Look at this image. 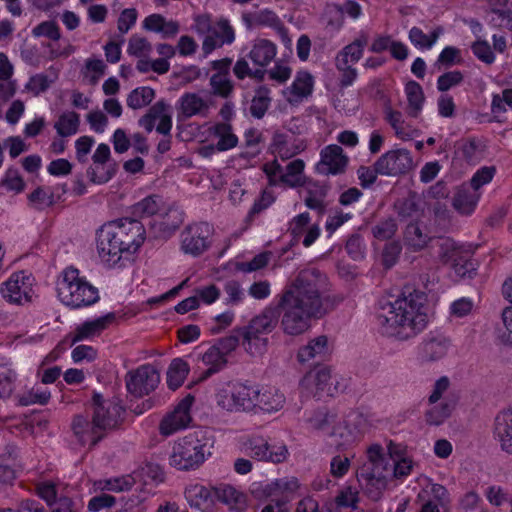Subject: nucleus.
Wrapping results in <instances>:
<instances>
[{"mask_svg":"<svg viewBox=\"0 0 512 512\" xmlns=\"http://www.w3.org/2000/svg\"><path fill=\"white\" fill-rule=\"evenodd\" d=\"M210 449V440L202 431L190 433L174 443L169 464L182 471L197 469L211 455Z\"/></svg>","mask_w":512,"mask_h":512,"instance_id":"nucleus-4","label":"nucleus"},{"mask_svg":"<svg viewBox=\"0 0 512 512\" xmlns=\"http://www.w3.org/2000/svg\"><path fill=\"white\" fill-rule=\"evenodd\" d=\"M182 112L186 117H192L208 109L203 98L195 93H186L181 97Z\"/></svg>","mask_w":512,"mask_h":512,"instance_id":"nucleus-51","label":"nucleus"},{"mask_svg":"<svg viewBox=\"0 0 512 512\" xmlns=\"http://www.w3.org/2000/svg\"><path fill=\"white\" fill-rule=\"evenodd\" d=\"M339 415L326 408L319 409L309 417L308 422L313 429L325 432L329 435L332 427L336 424L339 419Z\"/></svg>","mask_w":512,"mask_h":512,"instance_id":"nucleus-43","label":"nucleus"},{"mask_svg":"<svg viewBox=\"0 0 512 512\" xmlns=\"http://www.w3.org/2000/svg\"><path fill=\"white\" fill-rule=\"evenodd\" d=\"M328 352L327 337L319 336L311 340L307 345L299 349L297 359L301 363L319 358L322 360Z\"/></svg>","mask_w":512,"mask_h":512,"instance_id":"nucleus-32","label":"nucleus"},{"mask_svg":"<svg viewBox=\"0 0 512 512\" xmlns=\"http://www.w3.org/2000/svg\"><path fill=\"white\" fill-rule=\"evenodd\" d=\"M479 200V195L468 187L459 188L453 197V207L463 215L471 214Z\"/></svg>","mask_w":512,"mask_h":512,"instance_id":"nucleus-31","label":"nucleus"},{"mask_svg":"<svg viewBox=\"0 0 512 512\" xmlns=\"http://www.w3.org/2000/svg\"><path fill=\"white\" fill-rule=\"evenodd\" d=\"M305 163L301 159H295L286 166V172L281 174L279 181L288 187H301L307 180L303 177Z\"/></svg>","mask_w":512,"mask_h":512,"instance_id":"nucleus-35","label":"nucleus"},{"mask_svg":"<svg viewBox=\"0 0 512 512\" xmlns=\"http://www.w3.org/2000/svg\"><path fill=\"white\" fill-rule=\"evenodd\" d=\"M313 90V77L307 71H300L297 73L293 81L290 92L297 98L301 99L307 97Z\"/></svg>","mask_w":512,"mask_h":512,"instance_id":"nucleus-49","label":"nucleus"},{"mask_svg":"<svg viewBox=\"0 0 512 512\" xmlns=\"http://www.w3.org/2000/svg\"><path fill=\"white\" fill-rule=\"evenodd\" d=\"M117 171L116 163L113 164H100L94 163L87 169V177L93 184L107 183L115 175Z\"/></svg>","mask_w":512,"mask_h":512,"instance_id":"nucleus-46","label":"nucleus"},{"mask_svg":"<svg viewBox=\"0 0 512 512\" xmlns=\"http://www.w3.org/2000/svg\"><path fill=\"white\" fill-rule=\"evenodd\" d=\"M425 301L423 292L411 288H406L394 302L381 300L376 314L380 333L401 341L417 336L428 324Z\"/></svg>","mask_w":512,"mask_h":512,"instance_id":"nucleus-2","label":"nucleus"},{"mask_svg":"<svg viewBox=\"0 0 512 512\" xmlns=\"http://www.w3.org/2000/svg\"><path fill=\"white\" fill-rule=\"evenodd\" d=\"M163 214H167L165 202L161 196L155 194L145 197L131 207V218L138 220Z\"/></svg>","mask_w":512,"mask_h":512,"instance_id":"nucleus-23","label":"nucleus"},{"mask_svg":"<svg viewBox=\"0 0 512 512\" xmlns=\"http://www.w3.org/2000/svg\"><path fill=\"white\" fill-rule=\"evenodd\" d=\"M450 345V340L445 335L430 332L418 345V358L425 363L436 362L447 355Z\"/></svg>","mask_w":512,"mask_h":512,"instance_id":"nucleus-15","label":"nucleus"},{"mask_svg":"<svg viewBox=\"0 0 512 512\" xmlns=\"http://www.w3.org/2000/svg\"><path fill=\"white\" fill-rule=\"evenodd\" d=\"M2 185L6 187L10 191H15L16 193H20L25 188V182L20 175V172L17 168L10 167L7 169L5 176L2 180Z\"/></svg>","mask_w":512,"mask_h":512,"instance_id":"nucleus-62","label":"nucleus"},{"mask_svg":"<svg viewBox=\"0 0 512 512\" xmlns=\"http://www.w3.org/2000/svg\"><path fill=\"white\" fill-rule=\"evenodd\" d=\"M404 240L413 251H420L427 246L431 237L423 231L417 222H411L406 227Z\"/></svg>","mask_w":512,"mask_h":512,"instance_id":"nucleus-37","label":"nucleus"},{"mask_svg":"<svg viewBox=\"0 0 512 512\" xmlns=\"http://www.w3.org/2000/svg\"><path fill=\"white\" fill-rule=\"evenodd\" d=\"M394 208L402 220L418 216L420 210L416 194H409L408 197L397 200Z\"/></svg>","mask_w":512,"mask_h":512,"instance_id":"nucleus-50","label":"nucleus"},{"mask_svg":"<svg viewBox=\"0 0 512 512\" xmlns=\"http://www.w3.org/2000/svg\"><path fill=\"white\" fill-rule=\"evenodd\" d=\"M194 402V396L186 395L175 407V409L164 417L159 425L160 434L170 436L175 432L186 428L191 422L190 409Z\"/></svg>","mask_w":512,"mask_h":512,"instance_id":"nucleus-13","label":"nucleus"},{"mask_svg":"<svg viewBox=\"0 0 512 512\" xmlns=\"http://www.w3.org/2000/svg\"><path fill=\"white\" fill-rule=\"evenodd\" d=\"M346 250L353 260H362L366 250L363 238L359 234L351 235L346 242Z\"/></svg>","mask_w":512,"mask_h":512,"instance_id":"nucleus-64","label":"nucleus"},{"mask_svg":"<svg viewBox=\"0 0 512 512\" xmlns=\"http://www.w3.org/2000/svg\"><path fill=\"white\" fill-rule=\"evenodd\" d=\"M212 134L219 138L216 148L217 151L223 152L237 146L238 137L232 132V126L228 123H217L212 128Z\"/></svg>","mask_w":512,"mask_h":512,"instance_id":"nucleus-36","label":"nucleus"},{"mask_svg":"<svg viewBox=\"0 0 512 512\" xmlns=\"http://www.w3.org/2000/svg\"><path fill=\"white\" fill-rule=\"evenodd\" d=\"M210 86L212 93L222 98H228L234 89L229 75L213 74L210 78Z\"/></svg>","mask_w":512,"mask_h":512,"instance_id":"nucleus-52","label":"nucleus"},{"mask_svg":"<svg viewBox=\"0 0 512 512\" xmlns=\"http://www.w3.org/2000/svg\"><path fill=\"white\" fill-rule=\"evenodd\" d=\"M362 466H369L372 471H390L389 459L384 456L380 444H373L367 449V461Z\"/></svg>","mask_w":512,"mask_h":512,"instance_id":"nucleus-48","label":"nucleus"},{"mask_svg":"<svg viewBox=\"0 0 512 512\" xmlns=\"http://www.w3.org/2000/svg\"><path fill=\"white\" fill-rule=\"evenodd\" d=\"M385 120L394 129L395 134L402 140H410L414 137L416 130L407 124L400 111L393 110L391 107L385 108Z\"/></svg>","mask_w":512,"mask_h":512,"instance_id":"nucleus-33","label":"nucleus"},{"mask_svg":"<svg viewBox=\"0 0 512 512\" xmlns=\"http://www.w3.org/2000/svg\"><path fill=\"white\" fill-rule=\"evenodd\" d=\"M15 372L5 366L0 365V398H7L14 389Z\"/></svg>","mask_w":512,"mask_h":512,"instance_id":"nucleus-60","label":"nucleus"},{"mask_svg":"<svg viewBox=\"0 0 512 512\" xmlns=\"http://www.w3.org/2000/svg\"><path fill=\"white\" fill-rule=\"evenodd\" d=\"M459 150L461 152L462 157L468 163H477L480 161L482 157L481 144L475 138L464 140L461 143Z\"/></svg>","mask_w":512,"mask_h":512,"instance_id":"nucleus-53","label":"nucleus"},{"mask_svg":"<svg viewBox=\"0 0 512 512\" xmlns=\"http://www.w3.org/2000/svg\"><path fill=\"white\" fill-rule=\"evenodd\" d=\"M270 89L267 86H260L255 91L250 105V113L256 119L264 117L271 104Z\"/></svg>","mask_w":512,"mask_h":512,"instance_id":"nucleus-45","label":"nucleus"},{"mask_svg":"<svg viewBox=\"0 0 512 512\" xmlns=\"http://www.w3.org/2000/svg\"><path fill=\"white\" fill-rule=\"evenodd\" d=\"M380 175L396 177L405 175L413 169V158L407 149L390 150L376 160Z\"/></svg>","mask_w":512,"mask_h":512,"instance_id":"nucleus-10","label":"nucleus"},{"mask_svg":"<svg viewBox=\"0 0 512 512\" xmlns=\"http://www.w3.org/2000/svg\"><path fill=\"white\" fill-rule=\"evenodd\" d=\"M116 319V315L110 312L94 320L85 321L76 327L72 343L92 338L101 334Z\"/></svg>","mask_w":512,"mask_h":512,"instance_id":"nucleus-22","label":"nucleus"},{"mask_svg":"<svg viewBox=\"0 0 512 512\" xmlns=\"http://www.w3.org/2000/svg\"><path fill=\"white\" fill-rule=\"evenodd\" d=\"M335 66L339 72V87L341 89L351 86L358 76V72L345 60L335 59Z\"/></svg>","mask_w":512,"mask_h":512,"instance_id":"nucleus-54","label":"nucleus"},{"mask_svg":"<svg viewBox=\"0 0 512 512\" xmlns=\"http://www.w3.org/2000/svg\"><path fill=\"white\" fill-rule=\"evenodd\" d=\"M358 494V490L352 486L343 488L334 501L326 503V512H342V508H357V503L359 502Z\"/></svg>","mask_w":512,"mask_h":512,"instance_id":"nucleus-30","label":"nucleus"},{"mask_svg":"<svg viewBox=\"0 0 512 512\" xmlns=\"http://www.w3.org/2000/svg\"><path fill=\"white\" fill-rule=\"evenodd\" d=\"M214 497L215 500L227 505L231 512H246L247 510L246 495L230 484L215 485Z\"/></svg>","mask_w":512,"mask_h":512,"instance_id":"nucleus-20","label":"nucleus"},{"mask_svg":"<svg viewBox=\"0 0 512 512\" xmlns=\"http://www.w3.org/2000/svg\"><path fill=\"white\" fill-rule=\"evenodd\" d=\"M29 277L25 276L23 271L11 275V277L4 282L0 287V293L3 298L13 304H23L31 300V288Z\"/></svg>","mask_w":512,"mask_h":512,"instance_id":"nucleus-17","label":"nucleus"},{"mask_svg":"<svg viewBox=\"0 0 512 512\" xmlns=\"http://www.w3.org/2000/svg\"><path fill=\"white\" fill-rule=\"evenodd\" d=\"M125 382L127 391L134 397L141 398L156 389L160 383V374L154 366L145 364L129 371Z\"/></svg>","mask_w":512,"mask_h":512,"instance_id":"nucleus-9","label":"nucleus"},{"mask_svg":"<svg viewBox=\"0 0 512 512\" xmlns=\"http://www.w3.org/2000/svg\"><path fill=\"white\" fill-rule=\"evenodd\" d=\"M50 397L51 394L47 389L33 387L29 392L20 397L19 403L22 406H29L31 404L45 405L48 403Z\"/></svg>","mask_w":512,"mask_h":512,"instance_id":"nucleus-55","label":"nucleus"},{"mask_svg":"<svg viewBox=\"0 0 512 512\" xmlns=\"http://www.w3.org/2000/svg\"><path fill=\"white\" fill-rule=\"evenodd\" d=\"M113 228H107L109 239H118L124 252H136L145 240V227L140 220L125 217L110 221Z\"/></svg>","mask_w":512,"mask_h":512,"instance_id":"nucleus-7","label":"nucleus"},{"mask_svg":"<svg viewBox=\"0 0 512 512\" xmlns=\"http://www.w3.org/2000/svg\"><path fill=\"white\" fill-rule=\"evenodd\" d=\"M456 406V400L445 398L444 401L429 409L425 414L427 424L439 426L444 423L452 414Z\"/></svg>","mask_w":512,"mask_h":512,"instance_id":"nucleus-34","label":"nucleus"},{"mask_svg":"<svg viewBox=\"0 0 512 512\" xmlns=\"http://www.w3.org/2000/svg\"><path fill=\"white\" fill-rule=\"evenodd\" d=\"M155 97V91L150 87H138L127 96V106L131 109H141L149 105Z\"/></svg>","mask_w":512,"mask_h":512,"instance_id":"nucleus-47","label":"nucleus"},{"mask_svg":"<svg viewBox=\"0 0 512 512\" xmlns=\"http://www.w3.org/2000/svg\"><path fill=\"white\" fill-rule=\"evenodd\" d=\"M259 385L248 383L233 384L231 389H220L215 397L216 403L222 409L233 411L254 412Z\"/></svg>","mask_w":512,"mask_h":512,"instance_id":"nucleus-5","label":"nucleus"},{"mask_svg":"<svg viewBox=\"0 0 512 512\" xmlns=\"http://www.w3.org/2000/svg\"><path fill=\"white\" fill-rule=\"evenodd\" d=\"M494 431L502 449L506 452L512 451V408L496 416Z\"/></svg>","mask_w":512,"mask_h":512,"instance_id":"nucleus-26","label":"nucleus"},{"mask_svg":"<svg viewBox=\"0 0 512 512\" xmlns=\"http://www.w3.org/2000/svg\"><path fill=\"white\" fill-rule=\"evenodd\" d=\"M241 328H235L229 336L218 339L215 346L219 348L220 352L227 357L229 353L234 351L242 340Z\"/></svg>","mask_w":512,"mask_h":512,"instance_id":"nucleus-61","label":"nucleus"},{"mask_svg":"<svg viewBox=\"0 0 512 512\" xmlns=\"http://www.w3.org/2000/svg\"><path fill=\"white\" fill-rule=\"evenodd\" d=\"M306 196L304 198L305 205L316 211L319 215H323L326 212L327 203L325 199L328 195L330 186L326 183L319 181L307 180L305 184Z\"/></svg>","mask_w":512,"mask_h":512,"instance_id":"nucleus-21","label":"nucleus"},{"mask_svg":"<svg viewBox=\"0 0 512 512\" xmlns=\"http://www.w3.org/2000/svg\"><path fill=\"white\" fill-rule=\"evenodd\" d=\"M402 251V246L398 241H392L385 244L382 251V264L386 269L392 268L398 261Z\"/></svg>","mask_w":512,"mask_h":512,"instance_id":"nucleus-59","label":"nucleus"},{"mask_svg":"<svg viewBox=\"0 0 512 512\" xmlns=\"http://www.w3.org/2000/svg\"><path fill=\"white\" fill-rule=\"evenodd\" d=\"M59 300L71 309L89 307L100 299L98 289L80 276L77 268H65L57 282Z\"/></svg>","mask_w":512,"mask_h":512,"instance_id":"nucleus-3","label":"nucleus"},{"mask_svg":"<svg viewBox=\"0 0 512 512\" xmlns=\"http://www.w3.org/2000/svg\"><path fill=\"white\" fill-rule=\"evenodd\" d=\"M485 496L490 504L494 506H501L504 503L511 505L512 498L510 494L501 486L492 485L485 491Z\"/></svg>","mask_w":512,"mask_h":512,"instance_id":"nucleus-63","label":"nucleus"},{"mask_svg":"<svg viewBox=\"0 0 512 512\" xmlns=\"http://www.w3.org/2000/svg\"><path fill=\"white\" fill-rule=\"evenodd\" d=\"M327 277L316 268L301 270L279 294L276 305L266 306L247 326L240 327L242 345L252 356L266 351L268 338L278 325L291 336L306 332L312 319L324 316L332 307L325 295Z\"/></svg>","mask_w":512,"mask_h":512,"instance_id":"nucleus-1","label":"nucleus"},{"mask_svg":"<svg viewBox=\"0 0 512 512\" xmlns=\"http://www.w3.org/2000/svg\"><path fill=\"white\" fill-rule=\"evenodd\" d=\"M389 471H372L369 466H361L357 473V479L363 493L372 501H379L388 484Z\"/></svg>","mask_w":512,"mask_h":512,"instance_id":"nucleus-14","label":"nucleus"},{"mask_svg":"<svg viewBox=\"0 0 512 512\" xmlns=\"http://www.w3.org/2000/svg\"><path fill=\"white\" fill-rule=\"evenodd\" d=\"M152 50L150 42L141 36L132 35L129 39L127 52L135 57H143L148 55Z\"/></svg>","mask_w":512,"mask_h":512,"instance_id":"nucleus-57","label":"nucleus"},{"mask_svg":"<svg viewBox=\"0 0 512 512\" xmlns=\"http://www.w3.org/2000/svg\"><path fill=\"white\" fill-rule=\"evenodd\" d=\"M214 227L208 222H195L181 232V250L187 255L198 257L212 245Z\"/></svg>","mask_w":512,"mask_h":512,"instance_id":"nucleus-8","label":"nucleus"},{"mask_svg":"<svg viewBox=\"0 0 512 512\" xmlns=\"http://www.w3.org/2000/svg\"><path fill=\"white\" fill-rule=\"evenodd\" d=\"M223 291L226 294L225 304L226 305H237L244 299V290L236 280H228L224 283Z\"/></svg>","mask_w":512,"mask_h":512,"instance_id":"nucleus-56","label":"nucleus"},{"mask_svg":"<svg viewBox=\"0 0 512 512\" xmlns=\"http://www.w3.org/2000/svg\"><path fill=\"white\" fill-rule=\"evenodd\" d=\"M71 428L82 445L90 440L91 446H95L104 436V434L100 432L97 434L92 433V421L89 422L83 415L74 416Z\"/></svg>","mask_w":512,"mask_h":512,"instance_id":"nucleus-28","label":"nucleus"},{"mask_svg":"<svg viewBox=\"0 0 512 512\" xmlns=\"http://www.w3.org/2000/svg\"><path fill=\"white\" fill-rule=\"evenodd\" d=\"M369 37L366 33L362 32L350 44L346 45L336 56L337 60H345L349 63V58L352 63L358 62L363 55L365 46L368 44Z\"/></svg>","mask_w":512,"mask_h":512,"instance_id":"nucleus-40","label":"nucleus"},{"mask_svg":"<svg viewBox=\"0 0 512 512\" xmlns=\"http://www.w3.org/2000/svg\"><path fill=\"white\" fill-rule=\"evenodd\" d=\"M80 126V115L75 111L62 113L54 124L57 134L62 137H69L76 134Z\"/></svg>","mask_w":512,"mask_h":512,"instance_id":"nucleus-39","label":"nucleus"},{"mask_svg":"<svg viewBox=\"0 0 512 512\" xmlns=\"http://www.w3.org/2000/svg\"><path fill=\"white\" fill-rule=\"evenodd\" d=\"M242 21L248 30L256 26H267L277 30L283 29V24L277 14L270 9L242 13Z\"/></svg>","mask_w":512,"mask_h":512,"instance_id":"nucleus-25","label":"nucleus"},{"mask_svg":"<svg viewBox=\"0 0 512 512\" xmlns=\"http://www.w3.org/2000/svg\"><path fill=\"white\" fill-rule=\"evenodd\" d=\"M92 433H103L116 428L124 419L125 409L114 400H105L99 393L92 397Z\"/></svg>","mask_w":512,"mask_h":512,"instance_id":"nucleus-6","label":"nucleus"},{"mask_svg":"<svg viewBox=\"0 0 512 512\" xmlns=\"http://www.w3.org/2000/svg\"><path fill=\"white\" fill-rule=\"evenodd\" d=\"M276 51L277 48L273 42L260 39L254 43L248 57L255 65L266 67L274 59Z\"/></svg>","mask_w":512,"mask_h":512,"instance_id":"nucleus-27","label":"nucleus"},{"mask_svg":"<svg viewBox=\"0 0 512 512\" xmlns=\"http://www.w3.org/2000/svg\"><path fill=\"white\" fill-rule=\"evenodd\" d=\"M329 436L333 439V444L338 449L350 445L356 439L354 431L346 424L342 417H339L336 424L332 427Z\"/></svg>","mask_w":512,"mask_h":512,"instance_id":"nucleus-44","label":"nucleus"},{"mask_svg":"<svg viewBox=\"0 0 512 512\" xmlns=\"http://www.w3.org/2000/svg\"><path fill=\"white\" fill-rule=\"evenodd\" d=\"M202 361L210 367L200 374L197 378V382L204 381L220 371L226 365L227 358L214 344L203 354Z\"/></svg>","mask_w":512,"mask_h":512,"instance_id":"nucleus-29","label":"nucleus"},{"mask_svg":"<svg viewBox=\"0 0 512 512\" xmlns=\"http://www.w3.org/2000/svg\"><path fill=\"white\" fill-rule=\"evenodd\" d=\"M259 394L256 396L255 410L267 413L279 411L285 403V396L276 388L269 386L258 387Z\"/></svg>","mask_w":512,"mask_h":512,"instance_id":"nucleus-24","label":"nucleus"},{"mask_svg":"<svg viewBox=\"0 0 512 512\" xmlns=\"http://www.w3.org/2000/svg\"><path fill=\"white\" fill-rule=\"evenodd\" d=\"M405 93L408 101V114L416 118L420 114L425 100L423 89L419 83L411 80L405 86Z\"/></svg>","mask_w":512,"mask_h":512,"instance_id":"nucleus-38","label":"nucleus"},{"mask_svg":"<svg viewBox=\"0 0 512 512\" xmlns=\"http://www.w3.org/2000/svg\"><path fill=\"white\" fill-rule=\"evenodd\" d=\"M397 224L392 217L386 218L372 228L373 236L379 240H387L394 236Z\"/></svg>","mask_w":512,"mask_h":512,"instance_id":"nucleus-58","label":"nucleus"},{"mask_svg":"<svg viewBox=\"0 0 512 512\" xmlns=\"http://www.w3.org/2000/svg\"><path fill=\"white\" fill-rule=\"evenodd\" d=\"M439 252L438 255L444 264H451L456 274L461 277L474 270L473 263L468 259V255L450 238H439L437 241Z\"/></svg>","mask_w":512,"mask_h":512,"instance_id":"nucleus-12","label":"nucleus"},{"mask_svg":"<svg viewBox=\"0 0 512 512\" xmlns=\"http://www.w3.org/2000/svg\"><path fill=\"white\" fill-rule=\"evenodd\" d=\"M189 373L188 363L181 359L175 358L171 361L167 371V385L171 390L178 389L184 382Z\"/></svg>","mask_w":512,"mask_h":512,"instance_id":"nucleus-42","label":"nucleus"},{"mask_svg":"<svg viewBox=\"0 0 512 512\" xmlns=\"http://www.w3.org/2000/svg\"><path fill=\"white\" fill-rule=\"evenodd\" d=\"M107 228H113L110 222L102 225L97 231V250L100 258L109 266H113L120 261L124 246L118 239L107 237Z\"/></svg>","mask_w":512,"mask_h":512,"instance_id":"nucleus-19","label":"nucleus"},{"mask_svg":"<svg viewBox=\"0 0 512 512\" xmlns=\"http://www.w3.org/2000/svg\"><path fill=\"white\" fill-rule=\"evenodd\" d=\"M312 380L316 386V394L321 397L322 393L327 396H333L337 391V386L332 387L331 372L328 368H320L314 373H309L305 376L304 381Z\"/></svg>","mask_w":512,"mask_h":512,"instance_id":"nucleus-41","label":"nucleus"},{"mask_svg":"<svg viewBox=\"0 0 512 512\" xmlns=\"http://www.w3.org/2000/svg\"><path fill=\"white\" fill-rule=\"evenodd\" d=\"M245 450L247 455L256 460L275 464L284 462L289 454L286 445L269 444L262 437H252L247 440L245 442Z\"/></svg>","mask_w":512,"mask_h":512,"instance_id":"nucleus-11","label":"nucleus"},{"mask_svg":"<svg viewBox=\"0 0 512 512\" xmlns=\"http://www.w3.org/2000/svg\"><path fill=\"white\" fill-rule=\"evenodd\" d=\"M348 157L341 146L332 144L321 151V159L316 165V171L322 175H338L344 173Z\"/></svg>","mask_w":512,"mask_h":512,"instance_id":"nucleus-16","label":"nucleus"},{"mask_svg":"<svg viewBox=\"0 0 512 512\" xmlns=\"http://www.w3.org/2000/svg\"><path fill=\"white\" fill-rule=\"evenodd\" d=\"M235 40V32L229 21L221 18L213 24L211 31L203 40L202 50L205 55L210 54L216 48L232 44Z\"/></svg>","mask_w":512,"mask_h":512,"instance_id":"nucleus-18","label":"nucleus"}]
</instances>
